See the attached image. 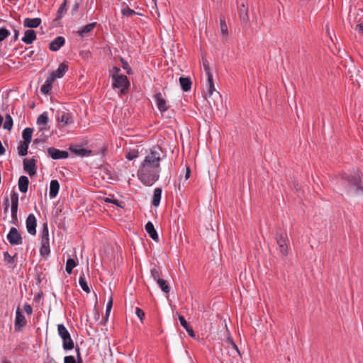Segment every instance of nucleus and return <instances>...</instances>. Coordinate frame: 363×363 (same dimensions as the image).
<instances>
[{
	"instance_id": "nucleus-14",
	"label": "nucleus",
	"mask_w": 363,
	"mask_h": 363,
	"mask_svg": "<svg viewBox=\"0 0 363 363\" xmlns=\"http://www.w3.org/2000/svg\"><path fill=\"white\" fill-rule=\"evenodd\" d=\"M69 67L68 65L65 62H62L60 64L57 69L52 72L49 77H52L54 78V81L57 78H62L65 73L68 71Z\"/></svg>"
},
{
	"instance_id": "nucleus-61",
	"label": "nucleus",
	"mask_w": 363,
	"mask_h": 363,
	"mask_svg": "<svg viewBox=\"0 0 363 363\" xmlns=\"http://www.w3.org/2000/svg\"><path fill=\"white\" fill-rule=\"evenodd\" d=\"M3 363H11V362L10 361H9V360H4L3 362Z\"/></svg>"
},
{
	"instance_id": "nucleus-25",
	"label": "nucleus",
	"mask_w": 363,
	"mask_h": 363,
	"mask_svg": "<svg viewBox=\"0 0 363 363\" xmlns=\"http://www.w3.org/2000/svg\"><path fill=\"white\" fill-rule=\"evenodd\" d=\"M162 191L161 188L157 187L154 189L152 204L155 207L160 206V200L162 198Z\"/></svg>"
},
{
	"instance_id": "nucleus-5",
	"label": "nucleus",
	"mask_w": 363,
	"mask_h": 363,
	"mask_svg": "<svg viewBox=\"0 0 363 363\" xmlns=\"http://www.w3.org/2000/svg\"><path fill=\"white\" fill-rule=\"evenodd\" d=\"M342 181L345 182L348 184V191H354L357 192L359 190H362V187L360 186L359 177L358 175L349 176L345 174L342 177Z\"/></svg>"
},
{
	"instance_id": "nucleus-17",
	"label": "nucleus",
	"mask_w": 363,
	"mask_h": 363,
	"mask_svg": "<svg viewBox=\"0 0 363 363\" xmlns=\"http://www.w3.org/2000/svg\"><path fill=\"white\" fill-rule=\"evenodd\" d=\"M96 24H97L96 22H93V23H89L84 26H82V28H80L78 30V31H77L78 35L82 38H84V37L87 36L88 33H89L94 29V28L96 26Z\"/></svg>"
},
{
	"instance_id": "nucleus-57",
	"label": "nucleus",
	"mask_w": 363,
	"mask_h": 363,
	"mask_svg": "<svg viewBox=\"0 0 363 363\" xmlns=\"http://www.w3.org/2000/svg\"><path fill=\"white\" fill-rule=\"evenodd\" d=\"M5 148L2 145L1 141L0 140V155H3L5 154Z\"/></svg>"
},
{
	"instance_id": "nucleus-46",
	"label": "nucleus",
	"mask_w": 363,
	"mask_h": 363,
	"mask_svg": "<svg viewBox=\"0 0 363 363\" xmlns=\"http://www.w3.org/2000/svg\"><path fill=\"white\" fill-rule=\"evenodd\" d=\"M135 314L136 315L140 318V320H143V318H145V313L144 311L140 308H135Z\"/></svg>"
},
{
	"instance_id": "nucleus-37",
	"label": "nucleus",
	"mask_w": 363,
	"mask_h": 363,
	"mask_svg": "<svg viewBox=\"0 0 363 363\" xmlns=\"http://www.w3.org/2000/svg\"><path fill=\"white\" fill-rule=\"evenodd\" d=\"M49 121L48 113L46 112L39 115L37 118V123L39 125H46Z\"/></svg>"
},
{
	"instance_id": "nucleus-20",
	"label": "nucleus",
	"mask_w": 363,
	"mask_h": 363,
	"mask_svg": "<svg viewBox=\"0 0 363 363\" xmlns=\"http://www.w3.org/2000/svg\"><path fill=\"white\" fill-rule=\"evenodd\" d=\"M60 189V184L57 180L53 179L51 180L50 184V191H49V196L50 199H55Z\"/></svg>"
},
{
	"instance_id": "nucleus-63",
	"label": "nucleus",
	"mask_w": 363,
	"mask_h": 363,
	"mask_svg": "<svg viewBox=\"0 0 363 363\" xmlns=\"http://www.w3.org/2000/svg\"><path fill=\"white\" fill-rule=\"evenodd\" d=\"M326 32H327V33L329 35V29H328V27L326 28Z\"/></svg>"
},
{
	"instance_id": "nucleus-7",
	"label": "nucleus",
	"mask_w": 363,
	"mask_h": 363,
	"mask_svg": "<svg viewBox=\"0 0 363 363\" xmlns=\"http://www.w3.org/2000/svg\"><path fill=\"white\" fill-rule=\"evenodd\" d=\"M27 321L23 315L21 308L18 307L16 311V317L14 321L15 330L19 332L26 325Z\"/></svg>"
},
{
	"instance_id": "nucleus-33",
	"label": "nucleus",
	"mask_w": 363,
	"mask_h": 363,
	"mask_svg": "<svg viewBox=\"0 0 363 363\" xmlns=\"http://www.w3.org/2000/svg\"><path fill=\"white\" fill-rule=\"evenodd\" d=\"M220 28L221 35L223 37H227L228 35V26L225 23V20L224 17L220 18Z\"/></svg>"
},
{
	"instance_id": "nucleus-50",
	"label": "nucleus",
	"mask_w": 363,
	"mask_h": 363,
	"mask_svg": "<svg viewBox=\"0 0 363 363\" xmlns=\"http://www.w3.org/2000/svg\"><path fill=\"white\" fill-rule=\"evenodd\" d=\"M65 363H76V360L73 356H66L64 359Z\"/></svg>"
},
{
	"instance_id": "nucleus-27",
	"label": "nucleus",
	"mask_w": 363,
	"mask_h": 363,
	"mask_svg": "<svg viewBox=\"0 0 363 363\" xmlns=\"http://www.w3.org/2000/svg\"><path fill=\"white\" fill-rule=\"evenodd\" d=\"M239 15L240 20L247 23L249 21V16L247 13V9L245 7V4L242 3L239 9Z\"/></svg>"
},
{
	"instance_id": "nucleus-41",
	"label": "nucleus",
	"mask_w": 363,
	"mask_h": 363,
	"mask_svg": "<svg viewBox=\"0 0 363 363\" xmlns=\"http://www.w3.org/2000/svg\"><path fill=\"white\" fill-rule=\"evenodd\" d=\"M66 4H67V0H65L64 2L60 6V8L57 11V19H60L62 17L63 13L66 12Z\"/></svg>"
},
{
	"instance_id": "nucleus-52",
	"label": "nucleus",
	"mask_w": 363,
	"mask_h": 363,
	"mask_svg": "<svg viewBox=\"0 0 363 363\" xmlns=\"http://www.w3.org/2000/svg\"><path fill=\"white\" fill-rule=\"evenodd\" d=\"M76 352H77V362L78 363H82V357L80 355V352H79V347L76 348Z\"/></svg>"
},
{
	"instance_id": "nucleus-40",
	"label": "nucleus",
	"mask_w": 363,
	"mask_h": 363,
	"mask_svg": "<svg viewBox=\"0 0 363 363\" xmlns=\"http://www.w3.org/2000/svg\"><path fill=\"white\" fill-rule=\"evenodd\" d=\"M121 13L123 16H126L128 17L137 14V13L134 10L130 9L128 6L124 7L121 10Z\"/></svg>"
},
{
	"instance_id": "nucleus-55",
	"label": "nucleus",
	"mask_w": 363,
	"mask_h": 363,
	"mask_svg": "<svg viewBox=\"0 0 363 363\" xmlns=\"http://www.w3.org/2000/svg\"><path fill=\"white\" fill-rule=\"evenodd\" d=\"M4 211L5 212H7L8 210H9V199L8 198H6L5 199V201H4Z\"/></svg>"
},
{
	"instance_id": "nucleus-49",
	"label": "nucleus",
	"mask_w": 363,
	"mask_h": 363,
	"mask_svg": "<svg viewBox=\"0 0 363 363\" xmlns=\"http://www.w3.org/2000/svg\"><path fill=\"white\" fill-rule=\"evenodd\" d=\"M24 310L28 315H31L33 313V308L29 303H26L24 304Z\"/></svg>"
},
{
	"instance_id": "nucleus-22",
	"label": "nucleus",
	"mask_w": 363,
	"mask_h": 363,
	"mask_svg": "<svg viewBox=\"0 0 363 363\" xmlns=\"http://www.w3.org/2000/svg\"><path fill=\"white\" fill-rule=\"evenodd\" d=\"M54 78L52 77H48L45 83L40 88V91L43 94H48L51 90L52 84L54 82Z\"/></svg>"
},
{
	"instance_id": "nucleus-18",
	"label": "nucleus",
	"mask_w": 363,
	"mask_h": 363,
	"mask_svg": "<svg viewBox=\"0 0 363 363\" xmlns=\"http://www.w3.org/2000/svg\"><path fill=\"white\" fill-rule=\"evenodd\" d=\"M41 22L40 18H26L23 20V26L29 28H35L40 25Z\"/></svg>"
},
{
	"instance_id": "nucleus-42",
	"label": "nucleus",
	"mask_w": 363,
	"mask_h": 363,
	"mask_svg": "<svg viewBox=\"0 0 363 363\" xmlns=\"http://www.w3.org/2000/svg\"><path fill=\"white\" fill-rule=\"evenodd\" d=\"M10 34V32L4 27L0 28V42L4 40Z\"/></svg>"
},
{
	"instance_id": "nucleus-48",
	"label": "nucleus",
	"mask_w": 363,
	"mask_h": 363,
	"mask_svg": "<svg viewBox=\"0 0 363 363\" xmlns=\"http://www.w3.org/2000/svg\"><path fill=\"white\" fill-rule=\"evenodd\" d=\"M4 259L7 263L13 262V257H11L8 252H4Z\"/></svg>"
},
{
	"instance_id": "nucleus-15",
	"label": "nucleus",
	"mask_w": 363,
	"mask_h": 363,
	"mask_svg": "<svg viewBox=\"0 0 363 363\" xmlns=\"http://www.w3.org/2000/svg\"><path fill=\"white\" fill-rule=\"evenodd\" d=\"M57 120L62 126H67L73 122L71 114L67 112H57Z\"/></svg>"
},
{
	"instance_id": "nucleus-13",
	"label": "nucleus",
	"mask_w": 363,
	"mask_h": 363,
	"mask_svg": "<svg viewBox=\"0 0 363 363\" xmlns=\"http://www.w3.org/2000/svg\"><path fill=\"white\" fill-rule=\"evenodd\" d=\"M154 99L156 102L157 108L161 113H164L169 109V106L167 105V101L163 98L160 92L155 94Z\"/></svg>"
},
{
	"instance_id": "nucleus-29",
	"label": "nucleus",
	"mask_w": 363,
	"mask_h": 363,
	"mask_svg": "<svg viewBox=\"0 0 363 363\" xmlns=\"http://www.w3.org/2000/svg\"><path fill=\"white\" fill-rule=\"evenodd\" d=\"M206 88L209 96H211L214 91H216L212 74H209V76L207 77Z\"/></svg>"
},
{
	"instance_id": "nucleus-59",
	"label": "nucleus",
	"mask_w": 363,
	"mask_h": 363,
	"mask_svg": "<svg viewBox=\"0 0 363 363\" xmlns=\"http://www.w3.org/2000/svg\"><path fill=\"white\" fill-rule=\"evenodd\" d=\"M79 4L77 1H76L73 6L72 10L74 11H76L79 9Z\"/></svg>"
},
{
	"instance_id": "nucleus-28",
	"label": "nucleus",
	"mask_w": 363,
	"mask_h": 363,
	"mask_svg": "<svg viewBox=\"0 0 363 363\" xmlns=\"http://www.w3.org/2000/svg\"><path fill=\"white\" fill-rule=\"evenodd\" d=\"M179 82H180V85H181V87L183 91H188L191 89L192 82H191L190 78L180 77Z\"/></svg>"
},
{
	"instance_id": "nucleus-9",
	"label": "nucleus",
	"mask_w": 363,
	"mask_h": 363,
	"mask_svg": "<svg viewBox=\"0 0 363 363\" xmlns=\"http://www.w3.org/2000/svg\"><path fill=\"white\" fill-rule=\"evenodd\" d=\"M36 161L35 159L25 158L23 160V169L30 176H33L36 174Z\"/></svg>"
},
{
	"instance_id": "nucleus-4",
	"label": "nucleus",
	"mask_w": 363,
	"mask_h": 363,
	"mask_svg": "<svg viewBox=\"0 0 363 363\" xmlns=\"http://www.w3.org/2000/svg\"><path fill=\"white\" fill-rule=\"evenodd\" d=\"M58 334L62 338V347L65 350H71L74 348V342L71 338L70 334L66 327L63 324L57 325Z\"/></svg>"
},
{
	"instance_id": "nucleus-2",
	"label": "nucleus",
	"mask_w": 363,
	"mask_h": 363,
	"mask_svg": "<svg viewBox=\"0 0 363 363\" xmlns=\"http://www.w3.org/2000/svg\"><path fill=\"white\" fill-rule=\"evenodd\" d=\"M121 69L113 67L110 70V77L112 79V86L119 89L122 94H125L130 87V82L128 77L120 73Z\"/></svg>"
},
{
	"instance_id": "nucleus-54",
	"label": "nucleus",
	"mask_w": 363,
	"mask_h": 363,
	"mask_svg": "<svg viewBox=\"0 0 363 363\" xmlns=\"http://www.w3.org/2000/svg\"><path fill=\"white\" fill-rule=\"evenodd\" d=\"M185 330H186V331L187 332V333L189 334V336H191L192 337H194L195 336L194 332L193 329L190 326L188 327Z\"/></svg>"
},
{
	"instance_id": "nucleus-53",
	"label": "nucleus",
	"mask_w": 363,
	"mask_h": 363,
	"mask_svg": "<svg viewBox=\"0 0 363 363\" xmlns=\"http://www.w3.org/2000/svg\"><path fill=\"white\" fill-rule=\"evenodd\" d=\"M13 40L16 41L18 38L19 31L15 27L13 28Z\"/></svg>"
},
{
	"instance_id": "nucleus-19",
	"label": "nucleus",
	"mask_w": 363,
	"mask_h": 363,
	"mask_svg": "<svg viewBox=\"0 0 363 363\" xmlns=\"http://www.w3.org/2000/svg\"><path fill=\"white\" fill-rule=\"evenodd\" d=\"M35 39V31L33 29H28L25 31L24 36L22 38V41L27 45H30L33 43Z\"/></svg>"
},
{
	"instance_id": "nucleus-26",
	"label": "nucleus",
	"mask_w": 363,
	"mask_h": 363,
	"mask_svg": "<svg viewBox=\"0 0 363 363\" xmlns=\"http://www.w3.org/2000/svg\"><path fill=\"white\" fill-rule=\"evenodd\" d=\"M71 151L76 155L80 157H89L91 155V150L83 147L70 148Z\"/></svg>"
},
{
	"instance_id": "nucleus-23",
	"label": "nucleus",
	"mask_w": 363,
	"mask_h": 363,
	"mask_svg": "<svg viewBox=\"0 0 363 363\" xmlns=\"http://www.w3.org/2000/svg\"><path fill=\"white\" fill-rule=\"evenodd\" d=\"M11 213H17L18 206V194L16 191L11 194Z\"/></svg>"
},
{
	"instance_id": "nucleus-3",
	"label": "nucleus",
	"mask_w": 363,
	"mask_h": 363,
	"mask_svg": "<svg viewBox=\"0 0 363 363\" xmlns=\"http://www.w3.org/2000/svg\"><path fill=\"white\" fill-rule=\"evenodd\" d=\"M50 253V238L48 223L43 225L42 235L40 239V254L42 256L48 255Z\"/></svg>"
},
{
	"instance_id": "nucleus-51",
	"label": "nucleus",
	"mask_w": 363,
	"mask_h": 363,
	"mask_svg": "<svg viewBox=\"0 0 363 363\" xmlns=\"http://www.w3.org/2000/svg\"><path fill=\"white\" fill-rule=\"evenodd\" d=\"M355 30L357 31L359 34L363 33V23H359L355 27Z\"/></svg>"
},
{
	"instance_id": "nucleus-21",
	"label": "nucleus",
	"mask_w": 363,
	"mask_h": 363,
	"mask_svg": "<svg viewBox=\"0 0 363 363\" xmlns=\"http://www.w3.org/2000/svg\"><path fill=\"white\" fill-rule=\"evenodd\" d=\"M145 230L148 233L149 236L155 241H158V234L155 229L154 225L152 222L149 221L145 225Z\"/></svg>"
},
{
	"instance_id": "nucleus-12",
	"label": "nucleus",
	"mask_w": 363,
	"mask_h": 363,
	"mask_svg": "<svg viewBox=\"0 0 363 363\" xmlns=\"http://www.w3.org/2000/svg\"><path fill=\"white\" fill-rule=\"evenodd\" d=\"M226 347L228 350V354L233 357H236L237 356H240V350L237 345L235 343L231 337H228L225 342Z\"/></svg>"
},
{
	"instance_id": "nucleus-36",
	"label": "nucleus",
	"mask_w": 363,
	"mask_h": 363,
	"mask_svg": "<svg viewBox=\"0 0 363 363\" xmlns=\"http://www.w3.org/2000/svg\"><path fill=\"white\" fill-rule=\"evenodd\" d=\"M156 282L158 284V286L160 288L162 291H163L165 294L169 293L170 288L165 280L160 279L158 281H157Z\"/></svg>"
},
{
	"instance_id": "nucleus-32",
	"label": "nucleus",
	"mask_w": 363,
	"mask_h": 363,
	"mask_svg": "<svg viewBox=\"0 0 363 363\" xmlns=\"http://www.w3.org/2000/svg\"><path fill=\"white\" fill-rule=\"evenodd\" d=\"M33 130L30 128H26L23 130L22 137L23 138V141L30 143L32 140V135H33Z\"/></svg>"
},
{
	"instance_id": "nucleus-60",
	"label": "nucleus",
	"mask_w": 363,
	"mask_h": 363,
	"mask_svg": "<svg viewBox=\"0 0 363 363\" xmlns=\"http://www.w3.org/2000/svg\"><path fill=\"white\" fill-rule=\"evenodd\" d=\"M108 203H111L115 204V205H116L118 206H120V205L118 203L119 201L118 200H116V199H114L113 201H108Z\"/></svg>"
},
{
	"instance_id": "nucleus-38",
	"label": "nucleus",
	"mask_w": 363,
	"mask_h": 363,
	"mask_svg": "<svg viewBox=\"0 0 363 363\" xmlns=\"http://www.w3.org/2000/svg\"><path fill=\"white\" fill-rule=\"evenodd\" d=\"M13 127V119L9 114H6L5 116V121L4 123V128L8 130H11Z\"/></svg>"
},
{
	"instance_id": "nucleus-62",
	"label": "nucleus",
	"mask_w": 363,
	"mask_h": 363,
	"mask_svg": "<svg viewBox=\"0 0 363 363\" xmlns=\"http://www.w3.org/2000/svg\"><path fill=\"white\" fill-rule=\"evenodd\" d=\"M106 201L108 203V201H113V200H111V199H107L106 200Z\"/></svg>"
},
{
	"instance_id": "nucleus-8",
	"label": "nucleus",
	"mask_w": 363,
	"mask_h": 363,
	"mask_svg": "<svg viewBox=\"0 0 363 363\" xmlns=\"http://www.w3.org/2000/svg\"><path fill=\"white\" fill-rule=\"evenodd\" d=\"M276 240L279 246L280 252L284 256L288 254V247L286 244V233L277 234L276 235Z\"/></svg>"
},
{
	"instance_id": "nucleus-58",
	"label": "nucleus",
	"mask_w": 363,
	"mask_h": 363,
	"mask_svg": "<svg viewBox=\"0 0 363 363\" xmlns=\"http://www.w3.org/2000/svg\"><path fill=\"white\" fill-rule=\"evenodd\" d=\"M190 176V169L189 167L186 168V172L185 174V179L187 180Z\"/></svg>"
},
{
	"instance_id": "nucleus-43",
	"label": "nucleus",
	"mask_w": 363,
	"mask_h": 363,
	"mask_svg": "<svg viewBox=\"0 0 363 363\" xmlns=\"http://www.w3.org/2000/svg\"><path fill=\"white\" fill-rule=\"evenodd\" d=\"M121 62L123 64V69L126 71L127 74H129V75L132 74H133L132 69L129 66V65L127 62V61H125L123 58L121 57Z\"/></svg>"
},
{
	"instance_id": "nucleus-45",
	"label": "nucleus",
	"mask_w": 363,
	"mask_h": 363,
	"mask_svg": "<svg viewBox=\"0 0 363 363\" xmlns=\"http://www.w3.org/2000/svg\"><path fill=\"white\" fill-rule=\"evenodd\" d=\"M179 320L180 322L181 325L184 328L186 329L188 327H189L187 321L184 318L183 315H179Z\"/></svg>"
},
{
	"instance_id": "nucleus-39",
	"label": "nucleus",
	"mask_w": 363,
	"mask_h": 363,
	"mask_svg": "<svg viewBox=\"0 0 363 363\" xmlns=\"http://www.w3.org/2000/svg\"><path fill=\"white\" fill-rule=\"evenodd\" d=\"M138 156H139L138 150H131L126 153L125 158L129 161H132L134 159L137 158Z\"/></svg>"
},
{
	"instance_id": "nucleus-56",
	"label": "nucleus",
	"mask_w": 363,
	"mask_h": 363,
	"mask_svg": "<svg viewBox=\"0 0 363 363\" xmlns=\"http://www.w3.org/2000/svg\"><path fill=\"white\" fill-rule=\"evenodd\" d=\"M11 218H12L13 223L15 224L16 222L18 220V218H17V213H11Z\"/></svg>"
},
{
	"instance_id": "nucleus-6",
	"label": "nucleus",
	"mask_w": 363,
	"mask_h": 363,
	"mask_svg": "<svg viewBox=\"0 0 363 363\" xmlns=\"http://www.w3.org/2000/svg\"><path fill=\"white\" fill-rule=\"evenodd\" d=\"M6 238L11 245H19L22 244V237L18 230L14 227L10 229Z\"/></svg>"
},
{
	"instance_id": "nucleus-31",
	"label": "nucleus",
	"mask_w": 363,
	"mask_h": 363,
	"mask_svg": "<svg viewBox=\"0 0 363 363\" xmlns=\"http://www.w3.org/2000/svg\"><path fill=\"white\" fill-rule=\"evenodd\" d=\"M28 143L21 141L18 146V153L20 156H25L28 154V149L29 146Z\"/></svg>"
},
{
	"instance_id": "nucleus-30",
	"label": "nucleus",
	"mask_w": 363,
	"mask_h": 363,
	"mask_svg": "<svg viewBox=\"0 0 363 363\" xmlns=\"http://www.w3.org/2000/svg\"><path fill=\"white\" fill-rule=\"evenodd\" d=\"M79 284L84 292L87 294L90 293V288L89 287L84 273L79 276Z\"/></svg>"
},
{
	"instance_id": "nucleus-11",
	"label": "nucleus",
	"mask_w": 363,
	"mask_h": 363,
	"mask_svg": "<svg viewBox=\"0 0 363 363\" xmlns=\"http://www.w3.org/2000/svg\"><path fill=\"white\" fill-rule=\"evenodd\" d=\"M26 225L28 233L32 235H35L36 234L37 220L33 213L28 215L27 217Z\"/></svg>"
},
{
	"instance_id": "nucleus-10",
	"label": "nucleus",
	"mask_w": 363,
	"mask_h": 363,
	"mask_svg": "<svg viewBox=\"0 0 363 363\" xmlns=\"http://www.w3.org/2000/svg\"><path fill=\"white\" fill-rule=\"evenodd\" d=\"M48 153L53 160L66 159L69 156L67 151L60 150L55 147H49L48 149Z\"/></svg>"
},
{
	"instance_id": "nucleus-47",
	"label": "nucleus",
	"mask_w": 363,
	"mask_h": 363,
	"mask_svg": "<svg viewBox=\"0 0 363 363\" xmlns=\"http://www.w3.org/2000/svg\"><path fill=\"white\" fill-rule=\"evenodd\" d=\"M112 305H113V298H112V297H111L110 300L108 301V302L106 304V315H108V314L111 310Z\"/></svg>"
},
{
	"instance_id": "nucleus-24",
	"label": "nucleus",
	"mask_w": 363,
	"mask_h": 363,
	"mask_svg": "<svg viewBox=\"0 0 363 363\" xmlns=\"http://www.w3.org/2000/svg\"><path fill=\"white\" fill-rule=\"evenodd\" d=\"M28 178L26 176H21L18 179L19 191L22 193H26L28 191Z\"/></svg>"
},
{
	"instance_id": "nucleus-34",
	"label": "nucleus",
	"mask_w": 363,
	"mask_h": 363,
	"mask_svg": "<svg viewBox=\"0 0 363 363\" xmlns=\"http://www.w3.org/2000/svg\"><path fill=\"white\" fill-rule=\"evenodd\" d=\"M77 266V263L74 259L69 258L67 260L65 270L67 274H71L73 269Z\"/></svg>"
},
{
	"instance_id": "nucleus-35",
	"label": "nucleus",
	"mask_w": 363,
	"mask_h": 363,
	"mask_svg": "<svg viewBox=\"0 0 363 363\" xmlns=\"http://www.w3.org/2000/svg\"><path fill=\"white\" fill-rule=\"evenodd\" d=\"M150 274H151V277L154 279L155 281H157L161 279L160 278L161 271H160V268L155 265L151 268Z\"/></svg>"
},
{
	"instance_id": "nucleus-44",
	"label": "nucleus",
	"mask_w": 363,
	"mask_h": 363,
	"mask_svg": "<svg viewBox=\"0 0 363 363\" xmlns=\"http://www.w3.org/2000/svg\"><path fill=\"white\" fill-rule=\"evenodd\" d=\"M203 67L206 72V77H208L209 74H212L211 72V69L209 67V63L206 59H203Z\"/></svg>"
},
{
	"instance_id": "nucleus-1",
	"label": "nucleus",
	"mask_w": 363,
	"mask_h": 363,
	"mask_svg": "<svg viewBox=\"0 0 363 363\" xmlns=\"http://www.w3.org/2000/svg\"><path fill=\"white\" fill-rule=\"evenodd\" d=\"M161 150L153 147L145 157L138 170L139 180L145 186H152L160 178Z\"/></svg>"
},
{
	"instance_id": "nucleus-16",
	"label": "nucleus",
	"mask_w": 363,
	"mask_h": 363,
	"mask_svg": "<svg viewBox=\"0 0 363 363\" xmlns=\"http://www.w3.org/2000/svg\"><path fill=\"white\" fill-rule=\"evenodd\" d=\"M65 43L64 37L58 36L50 43L49 48L52 51H57L64 45Z\"/></svg>"
}]
</instances>
